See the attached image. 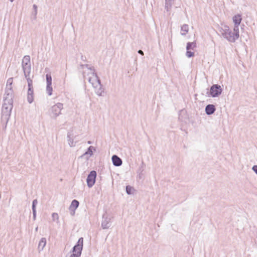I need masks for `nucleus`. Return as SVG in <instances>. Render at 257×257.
Here are the masks:
<instances>
[{"label":"nucleus","mask_w":257,"mask_h":257,"mask_svg":"<svg viewBox=\"0 0 257 257\" xmlns=\"http://www.w3.org/2000/svg\"><path fill=\"white\" fill-rule=\"evenodd\" d=\"M46 244V239L45 237H42L40 239V240L39 242L38 247V249L39 251H41L43 250L44 247L45 246Z\"/></svg>","instance_id":"obj_17"},{"label":"nucleus","mask_w":257,"mask_h":257,"mask_svg":"<svg viewBox=\"0 0 257 257\" xmlns=\"http://www.w3.org/2000/svg\"><path fill=\"white\" fill-rule=\"evenodd\" d=\"M216 110V107L213 104H208L205 108V113L207 115H210L213 114Z\"/></svg>","instance_id":"obj_13"},{"label":"nucleus","mask_w":257,"mask_h":257,"mask_svg":"<svg viewBox=\"0 0 257 257\" xmlns=\"http://www.w3.org/2000/svg\"><path fill=\"white\" fill-rule=\"evenodd\" d=\"M174 0H165L166 2H171L172 3V1H174Z\"/></svg>","instance_id":"obj_38"},{"label":"nucleus","mask_w":257,"mask_h":257,"mask_svg":"<svg viewBox=\"0 0 257 257\" xmlns=\"http://www.w3.org/2000/svg\"><path fill=\"white\" fill-rule=\"evenodd\" d=\"M38 204V200L37 199H34L33 200L32 202V212H33V218L34 220H35L36 218V214H37V211H36V206Z\"/></svg>","instance_id":"obj_15"},{"label":"nucleus","mask_w":257,"mask_h":257,"mask_svg":"<svg viewBox=\"0 0 257 257\" xmlns=\"http://www.w3.org/2000/svg\"><path fill=\"white\" fill-rule=\"evenodd\" d=\"M46 90L48 94L50 96L52 94L53 88L52 84H48L46 86Z\"/></svg>","instance_id":"obj_25"},{"label":"nucleus","mask_w":257,"mask_h":257,"mask_svg":"<svg viewBox=\"0 0 257 257\" xmlns=\"http://www.w3.org/2000/svg\"><path fill=\"white\" fill-rule=\"evenodd\" d=\"M239 25H234L233 28V35H234L235 38L237 39L239 37Z\"/></svg>","instance_id":"obj_22"},{"label":"nucleus","mask_w":257,"mask_h":257,"mask_svg":"<svg viewBox=\"0 0 257 257\" xmlns=\"http://www.w3.org/2000/svg\"><path fill=\"white\" fill-rule=\"evenodd\" d=\"M84 64H81V65H80V67H81V68H82V69H83V68L84 67Z\"/></svg>","instance_id":"obj_39"},{"label":"nucleus","mask_w":257,"mask_h":257,"mask_svg":"<svg viewBox=\"0 0 257 257\" xmlns=\"http://www.w3.org/2000/svg\"><path fill=\"white\" fill-rule=\"evenodd\" d=\"M111 225V217H109L106 213L102 215L101 221V227L103 229H108Z\"/></svg>","instance_id":"obj_9"},{"label":"nucleus","mask_w":257,"mask_h":257,"mask_svg":"<svg viewBox=\"0 0 257 257\" xmlns=\"http://www.w3.org/2000/svg\"><path fill=\"white\" fill-rule=\"evenodd\" d=\"M70 214L73 216L75 214V210H74V212H73V211H72V212L70 211Z\"/></svg>","instance_id":"obj_37"},{"label":"nucleus","mask_w":257,"mask_h":257,"mask_svg":"<svg viewBox=\"0 0 257 257\" xmlns=\"http://www.w3.org/2000/svg\"><path fill=\"white\" fill-rule=\"evenodd\" d=\"M222 92V89L220 85L218 84H213L210 88L209 92H207L208 96L212 97H218Z\"/></svg>","instance_id":"obj_5"},{"label":"nucleus","mask_w":257,"mask_h":257,"mask_svg":"<svg viewBox=\"0 0 257 257\" xmlns=\"http://www.w3.org/2000/svg\"><path fill=\"white\" fill-rule=\"evenodd\" d=\"M83 237H80L79 238L76 244L72 248L73 253H76V252H80V255H81L82 250L83 249Z\"/></svg>","instance_id":"obj_10"},{"label":"nucleus","mask_w":257,"mask_h":257,"mask_svg":"<svg viewBox=\"0 0 257 257\" xmlns=\"http://www.w3.org/2000/svg\"><path fill=\"white\" fill-rule=\"evenodd\" d=\"M181 31L183 32H181V34L182 36H185L188 32V25L187 24H184L181 27Z\"/></svg>","instance_id":"obj_21"},{"label":"nucleus","mask_w":257,"mask_h":257,"mask_svg":"<svg viewBox=\"0 0 257 257\" xmlns=\"http://www.w3.org/2000/svg\"><path fill=\"white\" fill-rule=\"evenodd\" d=\"M38 227H37L36 228V229H35L36 231H37V230H38Z\"/></svg>","instance_id":"obj_41"},{"label":"nucleus","mask_w":257,"mask_h":257,"mask_svg":"<svg viewBox=\"0 0 257 257\" xmlns=\"http://www.w3.org/2000/svg\"><path fill=\"white\" fill-rule=\"evenodd\" d=\"M172 3L171 2H165V9L167 11H169L171 7H172Z\"/></svg>","instance_id":"obj_29"},{"label":"nucleus","mask_w":257,"mask_h":257,"mask_svg":"<svg viewBox=\"0 0 257 257\" xmlns=\"http://www.w3.org/2000/svg\"><path fill=\"white\" fill-rule=\"evenodd\" d=\"M87 143H88V144H91L92 143H91V141H88Z\"/></svg>","instance_id":"obj_40"},{"label":"nucleus","mask_w":257,"mask_h":257,"mask_svg":"<svg viewBox=\"0 0 257 257\" xmlns=\"http://www.w3.org/2000/svg\"><path fill=\"white\" fill-rule=\"evenodd\" d=\"M102 85L100 83V85H98L97 87L95 89V93L98 95V96H103L104 95V90L102 88Z\"/></svg>","instance_id":"obj_18"},{"label":"nucleus","mask_w":257,"mask_h":257,"mask_svg":"<svg viewBox=\"0 0 257 257\" xmlns=\"http://www.w3.org/2000/svg\"><path fill=\"white\" fill-rule=\"evenodd\" d=\"M31 58L29 55H26L23 57L22 66L24 76L28 82V89L27 92V101L32 103L34 101V90L33 87V80L30 78L31 71Z\"/></svg>","instance_id":"obj_1"},{"label":"nucleus","mask_w":257,"mask_h":257,"mask_svg":"<svg viewBox=\"0 0 257 257\" xmlns=\"http://www.w3.org/2000/svg\"><path fill=\"white\" fill-rule=\"evenodd\" d=\"M13 107V103L4 102L2 106V118L6 120L7 122L10 117L11 111Z\"/></svg>","instance_id":"obj_3"},{"label":"nucleus","mask_w":257,"mask_h":257,"mask_svg":"<svg viewBox=\"0 0 257 257\" xmlns=\"http://www.w3.org/2000/svg\"><path fill=\"white\" fill-rule=\"evenodd\" d=\"M90 70L91 71V76L89 77L88 80L94 88H96L98 85H100L101 81L95 72L94 68H90Z\"/></svg>","instance_id":"obj_4"},{"label":"nucleus","mask_w":257,"mask_h":257,"mask_svg":"<svg viewBox=\"0 0 257 257\" xmlns=\"http://www.w3.org/2000/svg\"><path fill=\"white\" fill-rule=\"evenodd\" d=\"M196 47V41H193L192 42H188L186 45V50H193Z\"/></svg>","instance_id":"obj_20"},{"label":"nucleus","mask_w":257,"mask_h":257,"mask_svg":"<svg viewBox=\"0 0 257 257\" xmlns=\"http://www.w3.org/2000/svg\"><path fill=\"white\" fill-rule=\"evenodd\" d=\"M46 78L47 84H52V79L51 74L47 73L46 75Z\"/></svg>","instance_id":"obj_27"},{"label":"nucleus","mask_w":257,"mask_h":257,"mask_svg":"<svg viewBox=\"0 0 257 257\" xmlns=\"http://www.w3.org/2000/svg\"><path fill=\"white\" fill-rule=\"evenodd\" d=\"M63 108V104L61 103H57L51 108L52 114L56 117L61 113V111Z\"/></svg>","instance_id":"obj_8"},{"label":"nucleus","mask_w":257,"mask_h":257,"mask_svg":"<svg viewBox=\"0 0 257 257\" xmlns=\"http://www.w3.org/2000/svg\"><path fill=\"white\" fill-rule=\"evenodd\" d=\"M186 55L188 58H191V57H194V53L190 50H187L186 53Z\"/></svg>","instance_id":"obj_30"},{"label":"nucleus","mask_w":257,"mask_h":257,"mask_svg":"<svg viewBox=\"0 0 257 257\" xmlns=\"http://www.w3.org/2000/svg\"><path fill=\"white\" fill-rule=\"evenodd\" d=\"M96 176L97 173L94 170L91 171L88 175L86 182L87 186L89 188H91L94 185L96 181Z\"/></svg>","instance_id":"obj_6"},{"label":"nucleus","mask_w":257,"mask_h":257,"mask_svg":"<svg viewBox=\"0 0 257 257\" xmlns=\"http://www.w3.org/2000/svg\"><path fill=\"white\" fill-rule=\"evenodd\" d=\"M145 164L144 163V162H142V166H141V167L140 168V170L141 171H143V170H144V168L145 167Z\"/></svg>","instance_id":"obj_33"},{"label":"nucleus","mask_w":257,"mask_h":257,"mask_svg":"<svg viewBox=\"0 0 257 257\" xmlns=\"http://www.w3.org/2000/svg\"><path fill=\"white\" fill-rule=\"evenodd\" d=\"M52 217L53 221H55V220H59V216L57 213H53L52 214Z\"/></svg>","instance_id":"obj_31"},{"label":"nucleus","mask_w":257,"mask_h":257,"mask_svg":"<svg viewBox=\"0 0 257 257\" xmlns=\"http://www.w3.org/2000/svg\"><path fill=\"white\" fill-rule=\"evenodd\" d=\"M71 136L72 134L71 133L69 132L67 134L68 144L71 147H72L75 146L76 142L74 141V140L72 138H71Z\"/></svg>","instance_id":"obj_19"},{"label":"nucleus","mask_w":257,"mask_h":257,"mask_svg":"<svg viewBox=\"0 0 257 257\" xmlns=\"http://www.w3.org/2000/svg\"><path fill=\"white\" fill-rule=\"evenodd\" d=\"M12 84H13V78H9L7 80V86H6V88H9L8 87H10L11 89H13Z\"/></svg>","instance_id":"obj_26"},{"label":"nucleus","mask_w":257,"mask_h":257,"mask_svg":"<svg viewBox=\"0 0 257 257\" xmlns=\"http://www.w3.org/2000/svg\"><path fill=\"white\" fill-rule=\"evenodd\" d=\"M33 8L34 10V12L32 14L31 19L32 20H35L37 18V5L35 4L33 5Z\"/></svg>","instance_id":"obj_23"},{"label":"nucleus","mask_w":257,"mask_h":257,"mask_svg":"<svg viewBox=\"0 0 257 257\" xmlns=\"http://www.w3.org/2000/svg\"><path fill=\"white\" fill-rule=\"evenodd\" d=\"M179 119L181 121L184 122V111L183 110H181L180 111Z\"/></svg>","instance_id":"obj_28"},{"label":"nucleus","mask_w":257,"mask_h":257,"mask_svg":"<svg viewBox=\"0 0 257 257\" xmlns=\"http://www.w3.org/2000/svg\"><path fill=\"white\" fill-rule=\"evenodd\" d=\"M113 165L115 167H119L122 164V160L116 155H113L111 157Z\"/></svg>","instance_id":"obj_12"},{"label":"nucleus","mask_w":257,"mask_h":257,"mask_svg":"<svg viewBox=\"0 0 257 257\" xmlns=\"http://www.w3.org/2000/svg\"><path fill=\"white\" fill-rule=\"evenodd\" d=\"M125 190H126V193L128 195H131V194H133L134 191H135L134 187H132L130 185L126 186Z\"/></svg>","instance_id":"obj_24"},{"label":"nucleus","mask_w":257,"mask_h":257,"mask_svg":"<svg viewBox=\"0 0 257 257\" xmlns=\"http://www.w3.org/2000/svg\"><path fill=\"white\" fill-rule=\"evenodd\" d=\"M138 53L142 55H144V52L141 50H139L138 51Z\"/></svg>","instance_id":"obj_34"},{"label":"nucleus","mask_w":257,"mask_h":257,"mask_svg":"<svg viewBox=\"0 0 257 257\" xmlns=\"http://www.w3.org/2000/svg\"><path fill=\"white\" fill-rule=\"evenodd\" d=\"M9 88H6L5 93L4 97V102H8L10 103L14 102V94L13 89H11L10 87Z\"/></svg>","instance_id":"obj_7"},{"label":"nucleus","mask_w":257,"mask_h":257,"mask_svg":"<svg viewBox=\"0 0 257 257\" xmlns=\"http://www.w3.org/2000/svg\"><path fill=\"white\" fill-rule=\"evenodd\" d=\"M79 205V202L78 200L76 199L73 200L69 208L70 211L74 212V210H76V209L78 207Z\"/></svg>","instance_id":"obj_14"},{"label":"nucleus","mask_w":257,"mask_h":257,"mask_svg":"<svg viewBox=\"0 0 257 257\" xmlns=\"http://www.w3.org/2000/svg\"><path fill=\"white\" fill-rule=\"evenodd\" d=\"M11 2H13L14 0H9Z\"/></svg>","instance_id":"obj_42"},{"label":"nucleus","mask_w":257,"mask_h":257,"mask_svg":"<svg viewBox=\"0 0 257 257\" xmlns=\"http://www.w3.org/2000/svg\"><path fill=\"white\" fill-rule=\"evenodd\" d=\"M81 60L82 61H86V57H84L83 55L81 56Z\"/></svg>","instance_id":"obj_36"},{"label":"nucleus","mask_w":257,"mask_h":257,"mask_svg":"<svg viewBox=\"0 0 257 257\" xmlns=\"http://www.w3.org/2000/svg\"><path fill=\"white\" fill-rule=\"evenodd\" d=\"M93 151H96L95 148L93 146L89 147L87 148L86 151L83 155H82L80 158H83L85 157L87 160H88L89 157L93 155Z\"/></svg>","instance_id":"obj_11"},{"label":"nucleus","mask_w":257,"mask_h":257,"mask_svg":"<svg viewBox=\"0 0 257 257\" xmlns=\"http://www.w3.org/2000/svg\"><path fill=\"white\" fill-rule=\"evenodd\" d=\"M84 67H86L87 68H88L89 70H90V68H94L93 67H90L89 66V65H88V64H84Z\"/></svg>","instance_id":"obj_35"},{"label":"nucleus","mask_w":257,"mask_h":257,"mask_svg":"<svg viewBox=\"0 0 257 257\" xmlns=\"http://www.w3.org/2000/svg\"><path fill=\"white\" fill-rule=\"evenodd\" d=\"M219 32L224 38L230 42H235L237 40L233 35V33L227 25H223L220 27Z\"/></svg>","instance_id":"obj_2"},{"label":"nucleus","mask_w":257,"mask_h":257,"mask_svg":"<svg viewBox=\"0 0 257 257\" xmlns=\"http://www.w3.org/2000/svg\"><path fill=\"white\" fill-rule=\"evenodd\" d=\"M232 20L234 25H240L242 21L241 15L237 14L233 17Z\"/></svg>","instance_id":"obj_16"},{"label":"nucleus","mask_w":257,"mask_h":257,"mask_svg":"<svg viewBox=\"0 0 257 257\" xmlns=\"http://www.w3.org/2000/svg\"><path fill=\"white\" fill-rule=\"evenodd\" d=\"M80 252H76V253H73L71 254L70 256V257H80Z\"/></svg>","instance_id":"obj_32"}]
</instances>
